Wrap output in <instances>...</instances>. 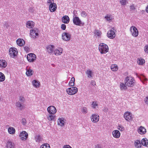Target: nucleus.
Instances as JSON below:
<instances>
[{"label": "nucleus", "mask_w": 148, "mask_h": 148, "mask_svg": "<svg viewBox=\"0 0 148 148\" xmlns=\"http://www.w3.org/2000/svg\"><path fill=\"white\" fill-rule=\"evenodd\" d=\"M135 82L134 79L131 77L127 76L125 79V82L126 85L128 87H133L134 85Z\"/></svg>", "instance_id": "nucleus-1"}, {"label": "nucleus", "mask_w": 148, "mask_h": 148, "mask_svg": "<svg viewBox=\"0 0 148 148\" xmlns=\"http://www.w3.org/2000/svg\"><path fill=\"white\" fill-rule=\"evenodd\" d=\"M99 50L101 54L105 53L109 50L108 46L103 43H101L99 45Z\"/></svg>", "instance_id": "nucleus-2"}, {"label": "nucleus", "mask_w": 148, "mask_h": 148, "mask_svg": "<svg viewBox=\"0 0 148 148\" xmlns=\"http://www.w3.org/2000/svg\"><path fill=\"white\" fill-rule=\"evenodd\" d=\"M73 23L76 25L83 26L84 25V23L82 22L79 18L77 16V15L75 16H73Z\"/></svg>", "instance_id": "nucleus-3"}, {"label": "nucleus", "mask_w": 148, "mask_h": 148, "mask_svg": "<svg viewBox=\"0 0 148 148\" xmlns=\"http://www.w3.org/2000/svg\"><path fill=\"white\" fill-rule=\"evenodd\" d=\"M78 88L75 87H72L67 88L66 91L67 93L70 95H72L78 92Z\"/></svg>", "instance_id": "nucleus-4"}, {"label": "nucleus", "mask_w": 148, "mask_h": 148, "mask_svg": "<svg viewBox=\"0 0 148 148\" xmlns=\"http://www.w3.org/2000/svg\"><path fill=\"white\" fill-rule=\"evenodd\" d=\"M28 61L31 62H33L36 60V57L35 54L34 53H29L27 56Z\"/></svg>", "instance_id": "nucleus-5"}, {"label": "nucleus", "mask_w": 148, "mask_h": 148, "mask_svg": "<svg viewBox=\"0 0 148 148\" xmlns=\"http://www.w3.org/2000/svg\"><path fill=\"white\" fill-rule=\"evenodd\" d=\"M130 31L132 35L134 37H137L138 35V32L136 28L134 26H132L130 27Z\"/></svg>", "instance_id": "nucleus-6"}, {"label": "nucleus", "mask_w": 148, "mask_h": 148, "mask_svg": "<svg viewBox=\"0 0 148 148\" xmlns=\"http://www.w3.org/2000/svg\"><path fill=\"white\" fill-rule=\"evenodd\" d=\"M18 53V51L15 48H11L9 49V53L10 56L14 58L16 56Z\"/></svg>", "instance_id": "nucleus-7"}, {"label": "nucleus", "mask_w": 148, "mask_h": 148, "mask_svg": "<svg viewBox=\"0 0 148 148\" xmlns=\"http://www.w3.org/2000/svg\"><path fill=\"white\" fill-rule=\"evenodd\" d=\"M124 118L127 121L132 120L133 118L132 113L129 112H125L123 115Z\"/></svg>", "instance_id": "nucleus-8"}, {"label": "nucleus", "mask_w": 148, "mask_h": 148, "mask_svg": "<svg viewBox=\"0 0 148 148\" xmlns=\"http://www.w3.org/2000/svg\"><path fill=\"white\" fill-rule=\"evenodd\" d=\"M38 29L37 28H34L30 31V35L31 37L35 38L36 36L38 35Z\"/></svg>", "instance_id": "nucleus-9"}, {"label": "nucleus", "mask_w": 148, "mask_h": 148, "mask_svg": "<svg viewBox=\"0 0 148 148\" xmlns=\"http://www.w3.org/2000/svg\"><path fill=\"white\" fill-rule=\"evenodd\" d=\"M28 136V133L25 131L22 132L19 135L20 139L23 141H25L27 139Z\"/></svg>", "instance_id": "nucleus-10"}, {"label": "nucleus", "mask_w": 148, "mask_h": 148, "mask_svg": "<svg viewBox=\"0 0 148 148\" xmlns=\"http://www.w3.org/2000/svg\"><path fill=\"white\" fill-rule=\"evenodd\" d=\"M90 118L92 122L96 123L99 121V117L98 114H93L91 116Z\"/></svg>", "instance_id": "nucleus-11"}, {"label": "nucleus", "mask_w": 148, "mask_h": 148, "mask_svg": "<svg viewBox=\"0 0 148 148\" xmlns=\"http://www.w3.org/2000/svg\"><path fill=\"white\" fill-rule=\"evenodd\" d=\"M71 37V34L69 33L64 32L62 34V38L63 40L66 41L70 40Z\"/></svg>", "instance_id": "nucleus-12"}, {"label": "nucleus", "mask_w": 148, "mask_h": 148, "mask_svg": "<svg viewBox=\"0 0 148 148\" xmlns=\"http://www.w3.org/2000/svg\"><path fill=\"white\" fill-rule=\"evenodd\" d=\"M47 111L49 114H55L56 112V108L53 106H50L47 108Z\"/></svg>", "instance_id": "nucleus-13"}, {"label": "nucleus", "mask_w": 148, "mask_h": 148, "mask_svg": "<svg viewBox=\"0 0 148 148\" xmlns=\"http://www.w3.org/2000/svg\"><path fill=\"white\" fill-rule=\"evenodd\" d=\"M54 47V46L53 45H48L46 47L47 52L49 53L53 54Z\"/></svg>", "instance_id": "nucleus-14"}, {"label": "nucleus", "mask_w": 148, "mask_h": 148, "mask_svg": "<svg viewBox=\"0 0 148 148\" xmlns=\"http://www.w3.org/2000/svg\"><path fill=\"white\" fill-rule=\"evenodd\" d=\"M62 48L61 47H58L54 50L53 54L56 56L60 55L62 53Z\"/></svg>", "instance_id": "nucleus-15"}, {"label": "nucleus", "mask_w": 148, "mask_h": 148, "mask_svg": "<svg viewBox=\"0 0 148 148\" xmlns=\"http://www.w3.org/2000/svg\"><path fill=\"white\" fill-rule=\"evenodd\" d=\"M107 36L109 38L112 39L115 37V34L113 30H111L108 31L107 33Z\"/></svg>", "instance_id": "nucleus-16"}, {"label": "nucleus", "mask_w": 148, "mask_h": 148, "mask_svg": "<svg viewBox=\"0 0 148 148\" xmlns=\"http://www.w3.org/2000/svg\"><path fill=\"white\" fill-rule=\"evenodd\" d=\"M57 8V5L55 3H53V4H50L49 6V10L51 12H53L55 11Z\"/></svg>", "instance_id": "nucleus-17"}, {"label": "nucleus", "mask_w": 148, "mask_h": 148, "mask_svg": "<svg viewBox=\"0 0 148 148\" xmlns=\"http://www.w3.org/2000/svg\"><path fill=\"white\" fill-rule=\"evenodd\" d=\"M138 132L140 134H144L146 132V130L144 127L140 126L138 129Z\"/></svg>", "instance_id": "nucleus-18"}, {"label": "nucleus", "mask_w": 148, "mask_h": 148, "mask_svg": "<svg viewBox=\"0 0 148 148\" xmlns=\"http://www.w3.org/2000/svg\"><path fill=\"white\" fill-rule=\"evenodd\" d=\"M113 136L116 138H119L120 136V133L117 130H114L112 132Z\"/></svg>", "instance_id": "nucleus-19"}, {"label": "nucleus", "mask_w": 148, "mask_h": 148, "mask_svg": "<svg viewBox=\"0 0 148 148\" xmlns=\"http://www.w3.org/2000/svg\"><path fill=\"white\" fill-rule=\"evenodd\" d=\"M56 117V116L53 114H49L47 115V119L49 121H55Z\"/></svg>", "instance_id": "nucleus-20"}, {"label": "nucleus", "mask_w": 148, "mask_h": 148, "mask_svg": "<svg viewBox=\"0 0 148 148\" xmlns=\"http://www.w3.org/2000/svg\"><path fill=\"white\" fill-rule=\"evenodd\" d=\"M7 64L6 61L4 60H0V67L4 68L7 66Z\"/></svg>", "instance_id": "nucleus-21"}, {"label": "nucleus", "mask_w": 148, "mask_h": 148, "mask_svg": "<svg viewBox=\"0 0 148 148\" xmlns=\"http://www.w3.org/2000/svg\"><path fill=\"white\" fill-rule=\"evenodd\" d=\"M15 145L10 140H8L6 144L7 148H14Z\"/></svg>", "instance_id": "nucleus-22"}, {"label": "nucleus", "mask_w": 148, "mask_h": 148, "mask_svg": "<svg viewBox=\"0 0 148 148\" xmlns=\"http://www.w3.org/2000/svg\"><path fill=\"white\" fill-rule=\"evenodd\" d=\"M70 21V19L68 16L65 15L63 16L62 18V21L63 23L65 24L69 23Z\"/></svg>", "instance_id": "nucleus-23"}, {"label": "nucleus", "mask_w": 148, "mask_h": 148, "mask_svg": "<svg viewBox=\"0 0 148 148\" xmlns=\"http://www.w3.org/2000/svg\"><path fill=\"white\" fill-rule=\"evenodd\" d=\"M65 121L63 118H59L58 120V125H60L61 126H63L64 125Z\"/></svg>", "instance_id": "nucleus-24"}, {"label": "nucleus", "mask_w": 148, "mask_h": 148, "mask_svg": "<svg viewBox=\"0 0 148 148\" xmlns=\"http://www.w3.org/2000/svg\"><path fill=\"white\" fill-rule=\"evenodd\" d=\"M134 145L135 147L137 148H140L142 146L141 141L139 140H137L135 141Z\"/></svg>", "instance_id": "nucleus-25"}, {"label": "nucleus", "mask_w": 148, "mask_h": 148, "mask_svg": "<svg viewBox=\"0 0 148 148\" xmlns=\"http://www.w3.org/2000/svg\"><path fill=\"white\" fill-rule=\"evenodd\" d=\"M26 26L29 28H32L34 27V23L31 21H28L26 23Z\"/></svg>", "instance_id": "nucleus-26"}, {"label": "nucleus", "mask_w": 148, "mask_h": 148, "mask_svg": "<svg viewBox=\"0 0 148 148\" xmlns=\"http://www.w3.org/2000/svg\"><path fill=\"white\" fill-rule=\"evenodd\" d=\"M34 71L31 69L30 68L26 69V74L28 76H31L33 74Z\"/></svg>", "instance_id": "nucleus-27"}, {"label": "nucleus", "mask_w": 148, "mask_h": 148, "mask_svg": "<svg viewBox=\"0 0 148 148\" xmlns=\"http://www.w3.org/2000/svg\"><path fill=\"white\" fill-rule=\"evenodd\" d=\"M17 44L20 46H22L25 44V42L24 40L22 39H18L16 41Z\"/></svg>", "instance_id": "nucleus-28"}, {"label": "nucleus", "mask_w": 148, "mask_h": 148, "mask_svg": "<svg viewBox=\"0 0 148 148\" xmlns=\"http://www.w3.org/2000/svg\"><path fill=\"white\" fill-rule=\"evenodd\" d=\"M32 84L36 88L39 87L40 85V82L36 80H34L33 81Z\"/></svg>", "instance_id": "nucleus-29"}, {"label": "nucleus", "mask_w": 148, "mask_h": 148, "mask_svg": "<svg viewBox=\"0 0 148 148\" xmlns=\"http://www.w3.org/2000/svg\"><path fill=\"white\" fill-rule=\"evenodd\" d=\"M16 106L17 108L20 110H21L23 109V106L19 101L16 102Z\"/></svg>", "instance_id": "nucleus-30"}, {"label": "nucleus", "mask_w": 148, "mask_h": 148, "mask_svg": "<svg viewBox=\"0 0 148 148\" xmlns=\"http://www.w3.org/2000/svg\"><path fill=\"white\" fill-rule=\"evenodd\" d=\"M8 133L10 134H14L15 132V129L12 127H9L8 130Z\"/></svg>", "instance_id": "nucleus-31"}, {"label": "nucleus", "mask_w": 148, "mask_h": 148, "mask_svg": "<svg viewBox=\"0 0 148 148\" xmlns=\"http://www.w3.org/2000/svg\"><path fill=\"white\" fill-rule=\"evenodd\" d=\"M141 142L142 145L146 146L148 145V140L147 138H144L142 140Z\"/></svg>", "instance_id": "nucleus-32"}, {"label": "nucleus", "mask_w": 148, "mask_h": 148, "mask_svg": "<svg viewBox=\"0 0 148 148\" xmlns=\"http://www.w3.org/2000/svg\"><path fill=\"white\" fill-rule=\"evenodd\" d=\"M139 78L143 84H145V82L147 80V79L145 78V77L143 75H141L139 77Z\"/></svg>", "instance_id": "nucleus-33"}, {"label": "nucleus", "mask_w": 148, "mask_h": 148, "mask_svg": "<svg viewBox=\"0 0 148 148\" xmlns=\"http://www.w3.org/2000/svg\"><path fill=\"white\" fill-rule=\"evenodd\" d=\"M75 79L73 77L71 78V79L69 83V84L70 86H73L74 85Z\"/></svg>", "instance_id": "nucleus-34"}, {"label": "nucleus", "mask_w": 148, "mask_h": 148, "mask_svg": "<svg viewBox=\"0 0 148 148\" xmlns=\"http://www.w3.org/2000/svg\"><path fill=\"white\" fill-rule=\"evenodd\" d=\"M145 62V60L142 58H138V59L137 63L140 65H143Z\"/></svg>", "instance_id": "nucleus-35"}, {"label": "nucleus", "mask_w": 148, "mask_h": 148, "mask_svg": "<svg viewBox=\"0 0 148 148\" xmlns=\"http://www.w3.org/2000/svg\"><path fill=\"white\" fill-rule=\"evenodd\" d=\"M105 19L106 21H110L112 19L111 15L110 14H107L105 16Z\"/></svg>", "instance_id": "nucleus-36"}, {"label": "nucleus", "mask_w": 148, "mask_h": 148, "mask_svg": "<svg viewBox=\"0 0 148 148\" xmlns=\"http://www.w3.org/2000/svg\"><path fill=\"white\" fill-rule=\"evenodd\" d=\"M91 106V107L93 109L96 108V107H98V106L97 102L96 101L92 102Z\"/></svg>", "instance_id": "nucleus-37"}, {"label": "nucleus", "mask_w": 148, "mask_h": 148, "mask_svg": "<svg viewBox=\"0 0 148 148\" xmlns=\"http://www.w3.org/2000/svg\"><path fill=\"white\" fill-rule=\"evenodd\" d=\"M111 69L113 71H116L118 69V67L117 66V65L115 64H113L111 66Z\"/></svg>", "instance_id": "nucleus-38"}, {"label": "nucleus", "mask_w": 148, "mask_h": 148, "mask_svg": "<svg viewBox=\"0 0 148 148\" xmlns=\"http://www.w3.org/2000/svg\"><path fill=\"white\" fill-rule=\"evenodd\" d=\"M35 139L36 142H39L42 141V138L39 135H36L35 137Z\"/></svg>", "instance_id": "nucleus-39"}, {"label": "nucleus", "mask_w": 148, "mask_h": 148, "mask_svg": "<svg viewBox=\"0 0 148 148\" xmlns=\"http://www.w3.org/2000/svg\"><path fill=\"white\" fill-rule=\"evenodd\" d=\"M125 84H124L123 83H121L120 84V88L121 90H125L127 89V87L125 85Z\"/></svg>", "instance_id": "nucleus-40"}, {"label": "nucleus", "mask_w": 148, "mask_h": 148, "mask_svg": "<svg viewBox=\"0 0 148 148\" xmlns=\"http://www.w3.org/2000/svg\"><path fill=\"white\" fill-rule=\"evenodd\" d=\"M86 73L87 74V77L88 78H91L92 77V72L90 70H87L86 71Z\"/></svg>", "instance_id": "nucleus-41"}, {"label": "nucleus", "mask_w": 148, "mask_h": 148, "mask_svg": "<svg viewBox=\"0 0 148 148\" xmlns=\"http://www.w3.org/2000/svg\"><path fill=\"white\" fill-rule=\"evenodd\" d=\"M5 79V77L4 74L0 72V82H3Z\"/></svg>", "instance_id": "nucleus-42"}, {"label": "nucleus", "mask_w": 148, "mask_h": 148, "mask_svg": "<svg viewBox=\"0 0 148 148\" xmlns=\"http://www.w3.org/2000/svg\"><path fill=\"white\" fill-rule=\"evenodd\" d=\"M120 2L121 5H124L127 3V0H120Z\"/></svg>", "instance_id": "nucleus-43"}, {"label": "nucleus", "mask_w": 148, "mask_h": 148, "mask_svg": "<svg viewBox=\"0 0 148 148\" xmlns=\"http://www.w3.org/2000/svg\"><path fill=\"white\" fill-rule=\"evenodd\" d=\"M40 148H50L49 145L48 144H44L41 146Z\"/></svg>", "instance_id": "nucleus-44"}, {"label": "nucleus", "mask_w": 148, "mask_h": 148, "mask_svg": "<svg viewBox=\"0 0 148 148\" xmlns=\"http://www.w3.org/2000/svg\"><path fill=\"white\" fill-rule=\"evenodd\" d=\"M95 35L99 37H100L101 34V32L98 30H96L95 32Z\"/></svg>", "instance_id": "nucleus-45"}, {"label": "nucleus", "mask_w": 148, "mask_h": 148, "mask_svg": "<svg viewBox=\"0 0 148 148\" xmlns=\"http://www.w3.org/2000/svg\"><path fill=\"white\" fill-rule=\"evenodd\" d=\"M81 16L84 18L86 17L87 15V14L85 11H82L81 12Z\"/></svg>", "instance_id": "nucleus-46"}, {"label": "nucleus", "mask_w": 148, "mask_h": 148, "mask_svg": "<svg viewBox=\"0 0 148 148\" xmlns=\"http://www.w3.org/2000/svg\"><path fill=\"white\" fill-rule=\"evenodd\" d=\"M117 128L121 131H123L124 130V129L123 126L120 125H118Z\"/></svg>", "instance_id": "nucleus-47"}, {"label": "nucleus", "mask_w": 148, "mask_h": 148, "mask_svg": "<svg viewBox=\"0 0 148 148\" xmlns=\"http://www.w3.org/2000/svg\"><path fill=\"white\" fill-rule=\"evenodd\" d=\"M82 112L84 114H86L88 112L87 108L86 107H83L82 108Z\"/></svg>", "instance_id": "nucleus-48"}, {"label": "nucleus", "mask_w": 148, "mask_h": 148, "mask_svg": "<svg viewBox=\"0 0 148 148\" xmlns=\"http://www.w3.org/2000/svg\"><path fill=\"white\" fill-rule=\"evenodd\" d=\"M21 123L23 125H25L27 123L26 119L24 118L22 119L21 120Z\"/></svg>", "instance_id": "nucleus-49"}, {"label": "nucleus", "mask_w": 148, "mask_h": 148, "mask_svg": "<svg viewBox=\"0 0 148 148\" xmlns=\"http://www.w3.org/2000/svg\"><path fill=\"white\" fill-rule=\"evenodd\" d=\"M9 26L8 23L6 22H5L4 24V25L3 26V28L4 29H7L8 27Z\"/></svg>", "instance_id": "nucleus-50"}, {"label": "nucleus", "mask_w": 148, "mask_h": 148, "mask_svg": "<svg viewBox=\"0 0 148 148\" xmlns=\"http://www.w3.org/2000/svg\"><path fill=\"white\" fill-rule=\"evenodd\" d=\"M90 84L93 86H95L96 85V82L94 80H91L90 82Z\"/></svg>", "instance_id": "nucleus-51"}, {"label": "nucleus", "mask_w": 148, "mask_h": 148, "mask_svg": "<svg viewBox=\"0 0 148 148\" xmlns=\"http://www.w3.org/2000/svg\"><path fill=\"white\" fill-rule=\"evenodd\" d=\"M61 28L63 30H65L66 28V25L64 24H62L61 25Z\"/></svg>", "instance_id": "nucleus-52"}, {"label": "nucleus", "mask_w": 148, "mask_h": 148, "mask_svg": "<svg viewBox=\"0 0 148 148\" xmlns=\"http://www.w3.org/2000/svg\"><path fill=\"white\" fill-rule=\"evenodd\" d=\"M144 51L145 52L148 53V45L145 46L144 48Z\"/></svg>", "instance_id": "nucleus-53"}, {"label": "nucleus", "mask_w": 148, "mask_h": 148, "mask_svg": "<svg viewBox=\"0 0 148 148\" xmlns=\"http://www.w3.org/2000/svg\"><path fill=\"white\" fill-rule=\"evenodd\" d=\"M54 3L53 0H48L47 1V3L51 4H53Z\"/></svg>", "instance_id": "nucleus-54"}, {"label": "nucleus", "mask_w": 148, "mask_h": 148, "mask_svg": "<svg viewBox=\"0 0 148 148\" xmlns=\"http://www.w3.org/2000/svg\"><path fill=\"white\" fill-rule=\"evenodd\" d=\"M145 103L148 105V96L145 98Z\"/></svg>", "instance_id": "nucleus-55"}, {"label": "nucleus", "mask_w": 148, "mask_h": 148, "mask_svg": "<svg viewBox=\"0 0 148 148\" xmlns=\"http://www.w3.org/2000/svg\"><path fill=\"white\" fill-rule=\"evenodd\" d=\"M20 101H22V102H23L24 101V98L23 97H20V99H19Z\"/></svg>", "instance_id": "nucleus-56"}, {"label": "nucleus", "mask_w": 148, "mask_h": 148, "mask_svg": "<svg viewBox=\"0 0 148 148\" xmlns=\"http://www.w3.org/2000/svg\"><path fill=\"white\" fill-rule=\"evenodd\" d=\"M130 7L131 10H133L135 9L133 5H130Z\"/></svg>", "instance_id": "nucleus-57"}, {"label": "nucleus", "mask_w": 148, "mask_h": 148, "mask_svg": "<svg viewBox=\"0 0 148 148\" xmlns=\"http://www.w3.org/2000/svg\"><path fill=\"white\" fill-rule=\"evenodd\" d=\"M63 148H72L69 145H67L64 146Z\"/></svg>", "instance_id": "nucleus-58"}, {"label": "nucleus", "mask_w": 148, "mask_h": 148, "mask_svg": "<svg viewBox=\"0 0 148 148\" xmlns=\"http://www.w3.org/2000/svg\"><path fill=\"white\" fill-rule=\"evenodd\" d=\"M95 148H101L99 145H97L95 147Z\"/></svg>", "instance_id": "nucleus-59"}, {"label": "nucleus", "mask_w": 148, "mask_h": 148, "mask_svg": "<svg viewBox=\"0 0 148 148\" xmlns=\"http://www.w3.org/2000/svg\"><path fill=\"white\" fill-rule=\"evenodd\" d=\"M24 49L25 51H27L29 49V48L27 47H25Z\"/></svg>", "instance_id": "nucleus-60"}, {"label": "nucleus", "mask_w": 148, "mask_h": 148, "mask_svg": "<svg viewBox=\"0 0 148 148\" xmlns=\"http://www.w3.org/2000/svg\"><path fill=\"white\" fill-rule=\"evenodd\" d=\"M73 14H74L73 16H75V15H76L75 14V13H76V12H77V11H76L75 10H74L73 11Z\"/></svg>", "instance_id": "nucleus-61"}, {"label": "nucleus", "mask_w": 148, "mask_h": 148, "mask_svg": "<svg viewBox=\"0 0 148 148\" xmlns=\"http://www.w3.org/2000/svg\"><path fill=\"white\" fill-rule=\"evenodd\" d=\"M146 12L148 13V5L147 6L146 8Z\"/></svg>", "instance_id": "nucleus-62"}]
</instances>
